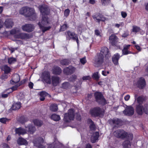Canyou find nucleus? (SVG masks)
<instances>
[{
  "instance_id": "nucleus-1",
  "label": "nucleus",
  "mask_w": 148,
  "mask_h": 148,
  "mask_svg": "<svg viewBox=\"0 0 148 148\" xmlns=\"http://www.w3.org/2000/svg\"><path fill=\"white\" fill-rule=\"evenodd\" d=\"M94 96L95 101L99 105L103 106L107 104V101L101 92H95L94 93Z\"/></svg>"
},
{
  "instance_id": "nucleus-2",
  "label": "nucleus",
  "mask_w": 148,
  "mask_h": 148,
  "mask_svg": "<svg viewBox=\"0 0 148 148\" xmlns=\"http://www.w3.org/2000/svg\"><path fill=\"white\" fill-rule=\"evenodd\" d=\"M19 12L21 14L26 17H31L34 16L35 10L33 8L25 6L21 8Z\"/></svg>"
},
{
  "instance_id": "nucleus-3",
  "label": "nucleus",
  "mask_w": 148,
  "mask_h": 148,
  "mask_svg": "<svg viewBox=\"0 0 148 148\" xmlns=\"http://www.w3.org/2000/svg\"><path fill=\"white\" fill-rule=\"evenodd\" d=\"M65 35L67 40H69L72 39L74 41H75L77 43V45H79V41L77 34H76L74 32L68 30L65 32Z\"/></svg>"
},
{
  "instance_id": "nucleus-4",
  "label": "nucleus",
  "mask_w": 148,
  "mask_h": 148,
  "mask_svg": "<svg viewBox=\"0 0 148 148\" xmlns=\"http://www.w3.org/2000/svg\"><path fill=\"white\" fill-rule=\"evenodd\" d=\"M90 112L91 115L94 117L103 115L104 113V111L99 107H96L91 109Z\"/></svg>"
},
{
  "instance_id": "nucleus-5",
  "label": "nucleus",
  "mask_w": 148,
  "mask_h": 148,
  "mask_svg": "<svg viewBox=\"0 0 148 148\" xmlns=\"http://www.w3.org/2000/svg\"><path fill=\"white\" fill-rule=\"evenodd\" d=\"M75 118V111L73 109L69 110L68 112L64 114V120L66 122H69L71 120H73Z\"/></svg>"
},
{
  "instance_id": "nucleus-6",
  "label": "nucleus",
  "mask_w": 148,
  "mask_h": 148,
  "mask_svg": "<svg viewBox=\"0 0 148 148\" xmlns=\"http://www.w3.org/2000/svg\"><path fill=\"white\" fill-rule=\"evenodd\" d=\"M38 9L42 16H48L50 13V9L48 6L45 4L40 5Z\"/></svg>"
},
{
  "instance_id": "nucleus-7",
  "label": "nucleus",
  "mask_w": 148,
  "mask_h": 148,
  "mask_svg": "<svg viewBox=\"0 0 148 148\" xmlns=\"http://www.w3.org/2000/svg\"><path fill=\"white\" fill-rule=\"evenodd\" d=\"M104 57L101 53H97L94 60V64L97 66H100L104 62Z\"/></svg>"
},
{
  "instance_id": "nucleus-8",
  "label": "nucleus",
  "mask_w": 148,
  "mask_h": 148,
  "mask_svg": "<svg viewBox=\"0 0 148 148\" xmlns=\"http://www.w3.org/2000/svg\"><path fill=\"white\" fill-rule=\"evenodd\" d=\"M41 78L42 80L46 83L49 84H51L50 73L48 71H44L42 73Z\"/></svg>"
},
{
  "instance_id": "nucleus-9",
  "label": "nucleus",
  "mask_w": 148,
  "mask_h": 148,
  "mask_svg": "<svg viewBox=\"0 0 148 148\" xmlns=\"http://www.w3.org/2000/svg\"><path fill=\"white\" fill-rule=\"evenodd\" d=\"M110 125H114V128L118 127L120 126L123 123V121L120 119L115 117L108 121Z\"/></svg>"
},
{
  "instance_id": "nucleus-10",
  "label": "nucleus",
  "mask_w": 148,
  "mask_h": 148,
  "mask_svg": "<svg viewBox=\"0 0 148 148\" xmlns=\"http://www.w3.org/2000/svg\"><path fill=\"white\" fill-rule=\"evenodd\" d=\"M126 132L123 130L118 129L113 132L114 136L116 138L123 139L125 138Z\"/></svg>"
},
{
  "instance_id": "nucleus-11",
  "label": "nucleus",
  "mask_w": 148,
  "mask_h": 148,
  "mask_svg": "<svg viewBox=\"0 0 148 148\" xmlns=\"http://www.w3.org/2000/svg\"><path fill=\"white\" fill-rule=\"evenodd\" d=\"M92 17L95 21H96L97 22L99 23L101 21L104 22L106 20V18L99 12L95 13L92 16Z\"/></svg>"
},
{
  "instance_id": "nucleus-12",
  "label": "nucleus",
  "mask_w": 148,
  "mask_h": 148,
  "mask_svg": "<svg viewBox=\"0 0 148 148\" xmlns=\"http://www.w3.org/2000/svg\"><path fill=\"white\" fill-rule=\"evenodd\" d=\"M123 113L125 116H131L134 113V108L131 106H127L123 111Z\"/></svg>"
},
{
  "instance_id": "nucleus-13",
  "label": "nucleus",
  "mask_w": 148,
  "mask_h": 148,
  "mask_svg": "<svg viewBox=\"0 0 148 148\" xmlns=\"http://www.w3.org/2000/svg\"><path fill=\"white\" fill-rule=\"evenodd\" d=\"M99 53H101L103 55H105V57L106 60L109 59L111 56V53L109 49L106 47H102Z\"/></svg>"
},
{
  "instance_id": "nucleus-14",
  "label": "nucleus",
  "mask_w": 148,
  "mask_h": 148,
  "mask_svg": "<svg viewBox=\"0 0 148 148\" xmlns=\"http://www.w3.org/2000/svg\"><path fill=\"white\" fill-rule=\"evenodd\" d=\"M44 143V140L42 137H39L34 141V145L38 148H46L45 147L42 145Z\"/></svg>"
},
{
  "instance_id": "nucleus-15",
  "label": "nucleus",
  "mask_w": 148,
  "mask_h": 148,
  "mask_svg": "<svg viewBox=\"0 0 148 148\" xmlns=\"http://www.w3.org/2000/svg\"><path fill=\"white\" fill-rule=\"evenodd\" d=\"M109 42L113 46H116L118 41V38L114 34H112L109 37Z\"/></svg>"
},
{
  "instance_id": "nucleus-16",
  "label": "nucleus",
  "mask_w": 148,
  "mask_h": 148,
  "mask_svg": "<svg viewBox=\"0 0 148 148\" xmlns=\"http://www.w3.org/2000/svg\"><path fill=\"white\" fill-rule=\"evenodd\" d=\"M14 36L15 38H20L25 40L31 38V35L24 33H21L17 34H16Z\"/></svg>"
},
{
  "instance_id": "nucleus-17",
  "label": "nucleus",
  "mask_w": 148,
  "mask_h": 148,
  "mask_svg": "<svg viewBox=\"0 0 148 148\" xmlns=\"http://www.w3.org/2000/svg\"><path fill=\"white\" fill-rule=\"evenodd\" d=\"M75 68L72 66H69L63 69V73L65 75H70L75 71Z\"/></svg>"
},
{
  "instance_id": "nucleus-18",
  "label": "nucleus",
  "mask_w": 148,
  "mask_h": 148,
  "mask_svg": "<svg viewBox=\"0 0 148 148\" xmlns=\"http://www.w3.org/2000/svg\"><path fill=\"white\" fill-rule=\"evenodd\" d=\"M146 85L145 79L143 77H141L139 79L136 84L137 87L140 89H143Z\"/></svg>"
},
{
  "instance_id": "nucleus-19",
  "label": "nucleus",
  "mask_w": 148,
  "mask_h": 148,
  "mask_svg": "<svg viewBox=\"0 0 148 148\" xmlns=\"http://www.w3.org/2000/svg\"><path fill=\"white\" fill-rule=\"evenodd\" d=\"M122 56H121L120 54L118 53H116L113 55L112 58V60L114 65L116 66L119 64V60Z\"/></svg>"
},
{
  "instance_id": "nucleus-20",
  "label": "nucleus",
  "mask_w": 148,
  "mask_h": 148,
  "mask_svg": "<svg viewBox=\"0 0 148 148\" xmlns=\"http://www.w3.org/2000/svg\"><path fill=\"white\" fill-rule=\"evenodd\" d=\"M22 28L23 31L27 32H31L34 29V25L30 24H25L23 26Z\"/></svg>"
},
{
  "instance_id": "nucleus-21",
  "label": "nucleus",
  "mask_w": 148,
  "mask_h": 148,
  "mask_svg": "<svg viewBox=\"0 0 148 148\" xmlns=\"http://www.w3.org/2000/svg\"><path fill=\"white\" fill-rule=\"evenodd\" d=\"M50 22L49 18L47 16H42V19L38 23H40L43 25H47L50 24Z\"/></svg>"
},
{
  "instance_id": "nucleus-22",
  "label": "nucleus",
  "mask_w": 148,
  "mask_h": 148,
  "mask_svg": "<svg viewBox=\"0 0 148 148\" xmlns=\"http://www.w3.org/2000/svg\"><path fill=\"white\" fill-rule=\"evenodd\" d=\"M51 71L52 73L56 75H60L62 72L61 69L57 66H53Z\"/></svg>"
},
{
  "instance_id": "nucleus-23",
  "label": "nucleus",
  "mask_w": 148,
  "mask_h": 148,
  "mask_svg": "<svg viewBox=\"0 0 148 148\" xmlns=\"http://www.w3.org/2000/svg\"><path fill=\"white\" fill-rule=\"evenodd\" d=\"M144 106L142 104H137L136 105V110L138 115H142L143 113Z\"/></svg>"
},
{
  "instance_id": "nucleus-24",
  "label": "nucleus",
  "mask_w": 148,
  "mask_h": 148,
  "mask_svg": "<svg viewBox=\"0 0 148 148\" xmlns=\"http://www.w3.org/2000/svg\"><path fill=\"white\" fill-rule=\"evenodd\" d=\"M14 22L12 18H8L5 20L4 25L6 28H11L14 25Z\"/></svg>"
},
{
  "instance_id": "nucleus-25",
  "label": "nucleus",
  "mask_w": 148,
  "mask_h": 148,
  "mask_svg": "<svg viewBox=\"0 0 148 148\" xmlns=\"http://www.w3.org/2000/svg\"><path fill=\"white\" fill-rule=\"evenodd\" d=\"M26 129V131L30 134H32L36 131V129L35 126H34L32 124H29L27 126H25Z\"/></svg>"
},
{
  "instance_id": "nucleus-26",
  "label": "nucleus",
  "mask_w": 148,
  "mask_h": 148,
  "mask_svg": "<svg viewBox=\"0 0 148 148\" xmlns=\"http://www.w3.org/2000/svg\"><path fill=\"white\" fill-rule=\"evenodd\" d=\"M15 131L16 134H17L18 135H24L27 133L26 130L21 127L18 128H16Z\"/></svg>"
},
{
  "instance_id": "nucleus-27",
  "label": "nucleus",
  "mask_w": 148,
  "mask_h": 148,
  "mask_svg": "<svg viewBox=\"0 0 148 148\" xmlns=\"http://www.w3.org/2000/svg\"><path fill=\"white\" fill-rule=\"evenodd\" d=\"M51 83L53 86H57L59 83L60 78L58 76H52L51 77Z\"/></svg>"
},
{
  "instance_id": "nucleus-28",
  "label": "nucleus",
  "mask_w": 148,
  "mask_h": 148,
  "mask_svg": "<svg viewBox=\"0 0 148 148\" xmlns=\"http://www.w3.org/2000/svg\"><path fill=\"white\" fill-rule=\"evenodd\" d=\"M17 143L19 145H27L28 144L27 140L21 137L18 138L17 140Z\"/></svg>"
},
{
  "instance_id": "nucleus-29",
  "label": "nucleus",
  "mask_w": 148,
  "mask_h": 148,
  "mask_svg": "<svg viewBox=\"0 0 148 148\" xmlns=\"http://www.w3.org/2000/svg\"><path fill=\"white\" fill-rule=\"evenodd\" d=\"M29 120L28 117L25 116H21L17 119L18 121L21 124H23Z\"/></svg>"
},
{
  "instance_id": "nucleus-30",
  "label": "nucleus",
  "mask_w": 148,
  "mask_h": 148,
  "mask_svg": "<svg viewBox=\"0 0 148 148\" xmlns=\"http://www.w3.org/2000/svg\"><path fill=\"white\" fill-rule=\"evenodd\" d=\"M20 80L19 76L17 75H14L12 78V80H10V83L12 85L14 84L19 82Z\"/></svg>"
},
{
  "instance_id": "nucleus-31",
  "label": "nucleus",
  "mask_w": 148,
  "mask_h": 148,
  "mask_svg": "<svg viewBox=\"0 0 148 148\" xmlns=\"http://www.w3.org/2000/svg\"><path fill=\"white\" fill-rule=\"evenodd\" d=\"M146 100V97L145 96L142 95L138 96L136 99L137 104L143 105V103Z\"/></svg>"
},
{
  "instance_id": "nucleus-32",
  "label": "nucleus",
  "mask_w": 148,
  "mask_h": 148,
  "mask_svg": "<svg viewBox=\"0 0 148 148\" xmlns=\"http://www.w3.org/2000/svg\"><path fill=\"white\" fill-rule=\"evenodd\" d=\"M130 46V45H126L124 46L123 49L122 50V55H127L132 53L131 51L128 50Z\"/></svg>"
},
{
  "instance_id": "nucleus-33",
  "label": "nucleus",
  "mask_w": 148,
  "mask_h": 148,
  "mask_svg": "<svg viewBox=\"0 0 148 148\" xmlns=\"http://www.w3.org/2000/svg\"><path fill=\"white\" fill-rule=\"evenodd\" d=\"M37 24L40 29L41 30L43 33H44L45 32L49 30L51 28L50 26L45 27L44 26L45 25H41L40 23H38Z\"/></svg>"
},
{
  "instance_id": "nucleus-34",
  "label": "nucleus",
  "mask_w": 148,
  "mask_h": 148,
  "mask_svg": "<svg viewBox=\"0 0 148 148\" xmlns=\"http://www.w3.org/2000/svg\"><path fill=\"white\" fill-rule=\"evenodd\" d=\"M21 107V103L20 102H18L16 103H14L12 105L10 109L11 110H16L19 109Z\"/></svg>"
},
{
  "instance_id": "nucleus-35",
  "label": "nucleus",
  "mask_w": 148,
  "mask_h": 148,
  "mask_svg": "<svg viewBox=\"0 0 148 148\" xmlns=\"http://www.w3.org/2000/svg\"><path fill=\"white\" fill-rule=\"evenodd\" d=\"M60 62L62 66H67L70 64V61L68 59H64L60 60Z\"/></svg>"
},
{
  "instance_id": "nucleus-36",
  "label": "nucleus",
  "mask_w": 148,
  "mask_h": 148,
  "mask_svg": "<svg viewBox=\"0 0 148 148\" xmlns=\"http://www.w3.org/2000/svg\"><path fill=\"white\" fill-rule=\"evenodd\" d=\"M2 70L4 71L5 74H8L11 71L10 67L8 66L7 65H5L2 66Z\"/></svg>"
},
{
  "instance_id": "nucleus-37",
  "label": "nucleus",
  "mask_w": 148,
  "mask_h": 148,
  "mask_svg": "<svg viewBox=\"0 0 148 148\" xmlns=\"http://www.w3.org/2000/svg\"><path fill=\"white\" fill-rule=\"evenodd\" d=\"M33 122L35 125L39 127L41 126L43 124L42 121L39 119H34L33 120Z\"/></svg>"
},
{
  "instance_id": "nucleus-38",
  "label": "nucleus",
  "mask_w": 148,
  "mask_h": 148,
  "mask_svg": "<svg viewBox=\"0 0 148 148\" xmlns=\"http://www.w3.org/2000/svg\"><path fill=\"white\" fill-rule=\"evenodd\" d=\"M51 119L54 121H57L60 119V117L59 115L55 114H53L50 117Z\"/></svg>"
},
{
  "instance_id": "nucleus-39",
  "label": "nucleus",
  "mask_w": 148,
  "mask_h": 148,
  "mask_svg": "<svg viewBox=\"0 0 148 148\" xmlns=\"http://www.w3.org/2000/svg\"><path fill=\"white\" fill-rule=\"evenodd\" d=\"M122 145L124 148H130L131 143L130 141H125L122 143Z\"/></svg>"
},
{
  "instance_id": "nucleus-40",
  "label": "nucleus",
  "mask_w": 148,
  "mask_h": 148,
  "mask_svg": "<svg viewBox=\"0 0 148 148\" xmlns=\"http://www.w3.org/2000/svg\"><path fill=\"white\" fill-rule=\"evenodd\" d=\"M50 109L51 111L53 112H56L58 110V106L56 104H53L50 106Z\"/></svg>"
},
{
  "instance_id": "nucleus-41",
  "label": "nucleus",
  "mask_w": 148,
  "mask_h": 148,
  "mask_svg": "<svg viewBox=\"0 0 148 148\" xmlns=\"http://www.w3.org/2000/svg\"><path fill=\"white\" fill-rule=\"evenodd\" d=\"M133 138V135L132 134H128L126 132V136L125 137V138H126L127 140L125 141L129 140L130 141L132 140Z\"/></svg>"
},
{
  "instance_id": "nucleus-42",
  "label": "nucleus",
  "mask_w": 148,
  "mask_h": 148,
  "mask_svg": "<svg viewBox=\"0 0 148 148\" xmlns=\"http://www.w3.org/2000/svg\"><path fill=\"white\" fill-rule=\"evenodd\" d=\"M16 58L14 57H10L8 59V62L9 64H11L14 63L16 61Z\"/></svg>"
},
{
  "instance_id": "nucleus-43",
  "label": "nucleus",
  "mask_w": 148,
  "mask_h": 148,
  "mask_svg": "<svg viewBox=\"0 0 148 148\" xmlns=\"http://www.w3.org/2000/svg\"><path fill=\"white\" fill-rule=\"evenodd\" d=\"M39 95L40 97H45L47 96H48L49 97H51L50 95L45 91H42L40 92L39 93Z\"/></svg>"
},
{
  "instance_id": "nucleus-44",
  "label": "nucleus",
  "mask_w": 148,
  "mask_h": 148,
  "mask_svg": "<svg viewBox=\"0 0 148 148\" xmlns=\"http://www.w3.org/2000/svg\"><path fill=\"white\" fill-rule=\"evenodd\" d=\"M95 135L93 137V140L92 141V143H95L97 140L98 139V138L99 136V133L98 132H96Z\"/></svg>"
},
{
  "instance_id": "nucleus-45",
  "label": "nucleus",
  "mask_w": 148,
  "mask_h": 148,
  "mask_svg": "<svg viewBox=\"0 0 148 148\" xmlns=\"http://www.w3.org/2000/svg\"><path fill=\"white\" fill-rule=\"evenodd\" d=\"M92 78L94 79L97 81L99 78V77L98 75V72L94 73L92 76Z\"/></svg>"
},
{
  "instance_id": "nucleus-46",
  "label": "nucleus",
  "mask_w": 148,
  "mask_h": 148,
  "mask_svg": "<svg viewBox=\"0 0 148 148\" xmlns=\"http://www.w3.org/2000/svg\"><path fill=\"white\" fill-rule=\"evenodd\" d=\"M77 78V76L76 75H71L70 77L69 78V81L70 82H74Z\"/></svg>"
},
{
  "instance_id": "nucleus-47",
  "label": "nucleus",
  "mask_w": 148,
  "mask_h": 148,
  "mask_svg": "<svg viewBox=\"0 0 148 148\" xmlns=\"http://www.w3.org/2000/svg\"><path fill=\"white\" fill-rule=\"evenodd\" d=\"M70 85L69 83L68 82H64L62 84V87L64 89H67L68 88Z\"/></svg>"
},
{
  "instance_id": "nucleus-48",
  "label": "nucleus",
  "mask_w": 148,
  "mask_h": 148,
  "mask_svg": "<svg viewBox=\"0 0 148 148\" xmlns=\"http://www.w3.org/2000/svg\"><path fill=\"white\" fill-rule=\"evenodd\" d=\"M140 29L139 27L133 26L132 29V32H134L137 33L140 31Z\"/></svg>"
},
{
  "instance_id": "nucleus-49",
  "label": "nucleus",
  "mask_w": 148,
  "mask_h": 148,
  "mask_svg": "<svg viewBox=\"0 0 148 148\" xmlns=\"http://www.w3.org/2000/svg\"><path fill=\"white\" fill-rule=\"evenodd\" d=\"M143 112L147 114H148V104H146L144 105Z\"/></svg>"
},
{
  "instance_id": "nucleus-50",
  "label": "nucleus",
  "mask_w": 148,
  "mask_h": 148,
  "mask_svg": "<svg viewBox=\"0 0 148 148\" xmlns=\"http://www.w3.org/2000/svg\"><path fill=\"white\" fill-rule=\"evenodd\" d=\"M68 27V25L66 23H64L61 26L60 30L62 31H64Z\"/></svg>"
},
{
  "instance_id": "nucleus-51",
  "label": "nucleus",
  "mask_w": 148,
  "mask_h": 148,
  "mask_svg": "<svg viewBox=\"0 0 148 148\" xmlns=\"http://www.w3.org/2000/svg\"><path fill=\"white\" fill-rule=\"evenodd\" d=\"M9 119L6 118H2L0 119V122L2 123L5 124L7 121H8Z\"/></svg>"
},
{
  "instance_id": "nucleus-52",
  "label": "nucleus",
  "mask_w": 148,
  "mask_h": 148,
  "mask_svg": "<svg viewBox=\"0 0 148 148\" xmlns=\"http://www.w3.org/2000/svg\"><path fill=\"white\" fill-rule=\"evenodd\" d=\"M70 12V10L69 9H66L64 12V15L66 17H67L69 15Z\"/></svg>"
},
{
  "instance_id": "nucleus-53",
  "label": "nucleus",
  "mask_w": 148,
  "mask_h": 148,
  "mask_svg": "<svg viewBox=\"0 0 148 148\" xmlns=\"http://www.w3.org/2000/svg\"><path fill=\"white\" fill-rule=\"evenodd\" d=\"M80 63L83 64H84L87 61L86 59L85 56L82 58H81L80 60Z\"/></svg>"
},
{
  "instance_id": "nucleus-54",
  "label": "nucleus",
  "mask_w": 148,
  "mask_h": 148,
  "mask_svg": "<svg viewBox=\"0 0 148 148\" xmlns=\"http://www.w3.org/2000/svg\"><path fill=\"white\" fill-rule=\"evenodd\" d=\"M27 81V79H24L18 83V86H20L23 84H25Z\"/></svg>"
},
{
  "instance_id": "nucleus-55",
  "label": "nucleus",
  "mask_w": 148,
  "mask_h": 148,
  "mask_svg": "<svg viewBox=\"0 0 148 148\" xmlns=\"http://www.w3.org/2000/svg\"><path fill=\"white\" fill-rule=\"evenodd\" d=\"M19 86H18V84H16L12 87L11 88L12 90V91H13L16 90L18 88Z\"/></svg>"
},
{
  "instance_id": "nucleus-56",
  "label": "nucleus",
  "mask_w": 148,
  "mask_h": 148,
  "mask_svg": "<svg viewBox=\"0 0 148 148\" xmlns=\"http://www.w3.org/2000/svg\"><path fill=\"white\" fill-rule=\"evenodd\" d=\"M89 127L90 129L92 130H95L96 129L95 125L94 123L90 124Z\"/></svg>"
},
{
  "instance_id": "nucleus-57",
  "label": "nucleus",
  "mask_w": 148,
  "mask_h": 148,
  "mask_svg": "<svg viewBox=\"0 0 148 148\" xmlns=\"http://www.w3.org/2000/svg\"><path fill=\"white\" fill-rule=\"evenodd\" d=\"M82 79L83 80H89L91 79V77L90 76H84L82 77Z\"/></svg>"
},
{
  "instance_id": "nucleus-58",
  "label": "nucleus",
  "mask_w": 148,
  "mask_h": 148,
  "mask_svg": "<svg viewBox=\"0 0 148 148\" xmlns=\"http://www.w3.org/2000/svg\"><path fill=\"white\" fill-rule=\"evenodd\" d=\"M17 33V31L15 29H13L10 31V34L14 35Z\"/></svg>"
},
{
  "instance_id": "nucleus-59",
  "label": "nucleus",
  "mask_w": 148,
  "mask_h": 148,
  "mask_svg": "<svg viewBox=\"0 0 148 148\" xmlns=\"http://www.w3.org/2000/svg\"><path fill=\"white\" fill-rule=\"evenodd\" d=\"M121 14L122 17L124 18H126L127 16V13L125 12L122 11Z\"/></svg>"
},
{
  "instance_id": "nucleus-60",
  "label": "nucleus",
  "mask_w": 148,
  "mask_h": 148,
  "mask_svg": "<svg viewBox=\"0 0 148 148\" xmlns=\"http://www.w3.org/2000/svg\"><path fill=\"white\" fill-rule=\"evenodd\" d=\"M7 74L4 73L1 76V78L3 79H7L8 77V76L7 75Z\"/></svg>"
},
{
  "instance_id": "nucleus-61",
  "label": "nucleus",
  "mask_w": 148,
  "mask_h": 148,
  "mask_svg": "<svg viewBox=\"0 0 148 148\" xmlns=\"http://www.w3.org/2000/svg\"><path fill=\"white\" fill-rule=\"evenodd\" d=\"M76 119L79 121H81V115L79 114H77L76 116Z\"/></svg>"
},
{
  "instance_id": "nucleus-62",
  "label": "nucleus",
  "mask_w": 148,
  "mask_h": 148,
  "mask_svg": "<svg viewBox=\"0 0 148 148\" xmlns=\"http://www.w3.org/2000/svg\"><path fill=\"white\" fill-rule=\"evenodd\" d=\"M93 96V93H90V94H88L87 95V98L88 100L90 99Z\"/></svg>"
},
{
  "instance_id": "nucleus-63",
  "label": "nucleus",
  "mask_w": 148,
  "mask_h": 148,
  "mask_svg": "<svg viewBox=\"0 0 148 148\" xmlns=\"http://www.w3.org/2000/svg\"><path fill=\"white\" fill-rule=\"evenodd\" d=\"M95 34L97 36H100V32L99 30L96 29L95 31Z\"/></svg>"
},
{
  "instance_id": "nucleus-64",
  "label": "nucleus",
  "mask_w": 148,
  "mask_h": 148,
  "mask_svg": "<svg viewBox=\"0 0 148 148\" xmlns=\"http://www.w3.org/2000/svg\"><path fill=\"white\" fill-rule=\"evenodd\" d=\"M34 86L33 83L32 82H30L29 83L28 86L29 88L30 89H32Z\"/></svg>"
}]
</instances>
